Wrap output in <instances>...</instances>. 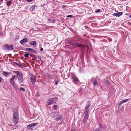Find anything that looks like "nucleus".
<instances>
[{
  "mask_svg": "<svg viewBox=\"0 0 131 131\" xmlns=\"http://www.w3.org/2000/svg\"><path fill=\"white\" fill-rule=\"evenodd\" d=\"M13 122L15 124L18 122L19 118L17 110L15 109L13 111Z\"/></svg>",
  "mask_w": 131,
  "mask_h": 131,
  "instance_id": "obj_1",
  "label": "nucleus"
},
{
  "mask_svg": "<svg viewBox=\"0 0 131 131\" xmlns=\"http://www.w3.org/2000/svg\"><path fill=\"white\" fill-rule=\"evenodd\" d=\"M3 49L6 51H10L13 49V47L12 45L5 44L3 47Z\"/></svg>",
  "mask_w": 131,
  "mask_h": 131,
  "instance_id": "obj_2",
  "label": "nucleus"
},
{
  "mask_svg": "<svg viewBox=\"0 0 131 131\" xmlns=\"http://www.w3.org/2000/svg\"><path fill=\"white\" fill-rule=\"evenodd\" d=\"M57 100V97L52 98L48 100L47 102V104L48 105H50L52 104L56 103V101Z\"/></svg>",
  "mask_w": 131,
  "mask_h": 131,
  "instance_id": "obj_3",
  "label": "nucleus"
},
{
  "mask_svg": "<svg viewBox=\"0 0 131 131\" xmlns=\"http://www.w3.org/2000/svg\"><path fill=\"white\" fill-rule=\"evenodd\" d=\"M37 124V123H32L28 125L27 126V128L30 130H32L34 127L35 126H36Z\"/></svg>",
  "mask_w": 131,
  "mask_h": 131,
  "instance_id": "obj_4",
  "label": "nucleus"
},
{
  "mask_svg": "<svg viewBox=\"0 0 131 131\" xmlns=\"http://www.w3.org/2000/svg\"><path fill=\"white\" fill-rule=\"evenodd\" d=\"M26 49L27 51L32 52L35 54H37V52L36 50L32 49L31 48H26Z\"/></svg>",
  "mask_w": 131,
  "mask_h": 131,
  "instance_id": "obj_5",
  "label": "nucleus"
},
{
  "mask_svg": "<svg viewBox=\"0 0 131 131\" xmlns=\"http://www.w3.org/2000/svg\"><path fill=\"white\" fill-rule=\"evenodd\" d=\"M18 80L20 83H22L23 80V73H22L19 75L17 77Z\"/></svg>",
  "mask_w": 131,
  "mask_h": 131,
  "instance_id": "obj_6",
  "label": "nucleus"
},
{
  "mask_svg": "<svg viewBox=\"0 0 131 131\" xmlns=\"http://www.w3.org/2000/svg\"><path fill=\"white\" fill-rule=\"evenodd\" d=\"M71 75L73 79L77 83H78L79 82V81L77 77L73 73H72Z\"/></svg>",
  "mask_w": 131,
  "mask_h": 131,
  "instance_id": "obj_7",
  "label": "nucleus"
},
{
  "mask_svg": "<svg viewBox=\"0 0 131 131\" xmlns=\"http://www.w3.org/2000/svg\"><path fill=\"white\" fill-rule=\"evenodd\" d=\"M123 13L122 12H119L113 14V15L114 16L119 17L122 15Z\"/></svg>",
  "mask_w": 131,
  "mask_h": 131,
  "instance_id": "obj_8",
  "label": "nucleus"
},
{
  "mask_svg": "<svg viewBox=\"0 0 131 131\" xmlns=\"http://www.w3.org/2000/svg\"><path fill=\"white\" fill-rule=\"evenodd\" d=\"M74 46L75 47H85V46L83 45H82L81 44H79V43H74Z\"/></svg>",
  "mask_w": 131,
  "mask_h": 131,
  "instance_id": "obj_9",
  "label": "nucleus"
},
{
  "mask_svg": "<svg viewBox=\"0 0 131 131\" xmlns=\"http://www.w3.org/2000/svg\"><path fill=\"white\" fill-rule=\"evenodd\" d=\"M129 99H126L125 100H123L121 101H120L119 103V105H121L122 104H123V103H124L125 102H126L127 101H128Z\"/></svg>",
  "mask_w": 131,
  "mask_h": 131,
  "instance_id": "obj_10",
  "label": "nucleus"
},
{
  "mask_svg": "<svg viewBox=\"0 0 131 131\" xmlns=\"http://www.w3.org/2000/svg\"><path fill=\"white\" fill-rule=\"evenodd\" d=\"M30 79L33 84H35L36 81L35 78V77H31L30 78Z\"/></svg>",
  "mask_w": 131,
  "mask_h": 131,
  "instance_id": "obj_11",
  "label": "nucleus"
},
{
  "mask_svg": "<svg viewBox=\"0 0 131 131\" xmlns=\"http://www.w3.org/2000/svg\"><path fill=\"white\" fill-rule=\"evenodd\" d=\"M13 72L16 74L18 76L22 73L18 71H13Z\"/></svg>",
  "mask_w": 131,
  "mask_h": 131,
  "instance_id": "obj_12",
  "label": "nucleus"
},
{
  "mask_svg": "<svg viewBox=\"0 0 131 131\" xmlns=\"http://www.w3.org/2000/svg\"><path fill=\"white\" fill-rule=\"evenodd\" d=\"M62 118V116L60 115H59L57 116L56 118L55 119L56 121H58Z\"/></svg>",
  "mask_w": 131,
  "mask_h": 131,
  "instance_id": "obj_13",
  "label": "nucleus"
},
{
  "mask_svg": "<svg viewBox=\"0 0 131 131\" xmlns=\"http://www.w3.org/2000/svg\"><path fill=\"white\" fill-rule=\"evenodd\" d=\"M27 39L26 38H25L22 40L20 41V43L21 44H22L26 42L27 41Z\"/></svg>",
  "mask_w": 131,
  "mask_h": 131,
  "instance_id": "obj_14",
  "label": "nucleus"
},
{
  "mask_svg": "<svg viewBox=\"0 0 131 131\" xmlns=\"http://www.w3.org/2000/svg\"><path fill=\"white\" fill-rule=\"evenodd\" d=\"M30 44L31 45H33L34 46H36L37 45L36 41H32L30 43Z\"/></svg>",
  "mask_w": 131,
  "mask_h": 131,
  "instance_id": "obj_15",
  "label": "nucleus"
},
{
  "mask_svg": "<svg viewBox=\"0 0 131 131\" xmlns=\"http://www.w3.org/2000/svg\"><path fill=\"white\" fill-rule=\"evenodd\" d=\"M36 5H34L30 7V10L31 11H34L35 10V8Z\"/></svg>",
  "mask_w": 131,
  "mask_h": 131,
  "instance_id": "obj_16",
  "label": "nucleus"
},
{
  "mask_svg": "<svg viewBox=\"0 0 131 131\" xmlns=\"http://www.w3.org/2000/svg\"><path fill=\"white\" fill-rule=\"evenodd\" d=\"M93 83L94 85L96 86L97 85V81L96 79H94L93 81Z\"/></svg>",
  "mask_w": 131,
  "mask_h": 131,
  "instance_id": "obj_17",
  "label": "nucleus"
},
{
  "mask_svg": "<svg viewBox=\"0 0 131 131\" xmlns=\"http://www.w3.org/2000/svg\"><path fill=\"white\" fill-rule=\"evenodd\" d=\"M3 74L4 76L5 77L9 75V73L5 71L3 72Z\"/></svg>",
  "mask_w": 131,
  "mask_h": 131,
  "instance_id": "obj_18",
  "label": "nucleus"
},
{
  "mask_svg": "<svg viewBox=\"0 0 131 131\" xmlns=\"http://www.w3.org/2000/svg\"><path fill=\"white\" fill-rule=\"evenodd\" d=\"M104 81L108 85H109L110 84V83L108 80L106 79H104Z\"/></svg>",
  "mask_w": 131,
  "mask_h": 131,
  "instance_id": "obj_19",
  "label": "nucleus"
},
{
  "mask_svg": "<svg viewBox=\"0 0 131 131\" xmlns=\"http://www.w3.org/2000/svg\"><path fill=\"white\" fill-rule=\"evenodd\" d=\"M74 43L75 42H71L70 41H68V43L69 45H72L73 46H74Z\"/></svg>",
  "mask_w": 131,
  "mask_h": 131,
  "instance_id": "obj_20",
  "label": "nucleus"
},
{
  "mask_svg": "<svg viewBox=\"0 0 131 131\" xmlns=\"http://www.w3.org/2000/svg\"><path fill=\"white\" fill-rule=\"evenodd\" d=\"M29 53L28 52H26L24 54V56L25 57L27 58L29 57Z\"/></svg>",
  "mask_w": 131,
  "mask_h": 131,
  "instance_id": "obj_21",
  "label": "nucleus"
},
{
  "mask_svg": "<svg viewBox=\"0 0 131 131\" xmlns=\"http://www.w3.org/2000/svg\"><path fill=\"white\" fill-rule=\"evenodd\" d=\"M89 114H85L84 118L85 119H88L89 117Z\"/></svg>",
  "mask_w": 131,
  "mask_h": 131,
  "instance_id": "obj_22",
  "label": "nucleus"
},
{
  "mask_svg": "<svg viewBox=\"0 0 131 131\" xmlns=\"http://www.w3.org/2000/svg\"><path fill=\"white\" fill-rule=\"evenodd\" d=\"M6 4H7V5L8 6H9L10 5H11V2H10V1H8V2H6Z\"/></svg>",
  "mask_w": 131,
  "mask_h": 131,
  "instance_id": "obj_23",
  "label": "nucleus"
},
{
  "mask_svg": "<svg viewBox=\"0 0 131 131\" xmlns=\"http://www.w3.org/2000/svg\"><path fill=\"white\" fill-rule=\"evenodd\" d=\"M90 106V104H88V105L86 106V107L85 108V110H88V108H89Z\"/></svg>",
  "mask_w": 131,
  "mask_h": 131,
  "instance_id": "obj_24",
  "label": "nucleus"
},
{
  "mask_svg": "<svg viewBox=\"0 0 131 131\" xmlns=\"http://www.w3.org/2000/svg\"><path fill=\"white\" fill-rule=\"evenodd\" d=\"M10 83H11L12 85L13 86H14V85H15V84L14 82L13 81H12V82H10Z\"/></svg>",
  "mask_w": 131,
  "mask_h": 131,
  "instance_id": "obj_25",
  "label": "nucleus"
},
{
  "mask_svg": "<svg viewBox=\"0 0 131 131\" xmlns=\"http://www.w3.org/2000/svg\"><path fill=\"white\" fill-rule=\"evenodd\" d=\"M87 120L88 119H84V120H83V123L84 124H85L87 122Z\"/></svg>",
  "mask_w": 131,
  "mask_h": 131,
  "instance_id": "obj_26",
  "label": "nucleus"
},
{
  "mask_svg": "<svg viewBox=\"0 0 131 131\" xmlns=\"http://www.w3.org/2000/svg\"><path fill=\"white\" fill-rule=\"evenodd\" d=\"M20 89L23 91L24 92L25 91V89L24 88L22 87H20Z\"/></svg>",
  "mask_w": 131,
  "mask_h": 131,
  "instance_id": "obj_27",
  "label": "nucleus"
},
{
  "mask_svg": "<svg viewBox=\"0 0 131 131\" xmlns=\"http://www.w3.org/2000/svg\"><path fill=\"white\" fill-rule=\"evenodd\" d=\"M89 111L88 110H85V111L84 112V113L85 114H88V113Z\"/></svg>",
  "mask_w": 131,
  "mask_h": 131,
  "instance_id": "obj_28",
  "label": "nucleus"
},
{
  "mask_svg": "<svg viewBox=\"0 0 131 131\" xmlns=\"http://www.w3.org/2000/svg\"><path fill=\"white\" fill-rule=\"evenodd\" d=\"M14 63L15 64H16V65H17V66H19V67H21V66H20L19 65V64H18V63H16V62H14Z\"/></svg>",
  "mask_w": 131,
  "mask_h": 131,
  "instance_id": "obj_29",
  "label": "nucleus"
},
{
  "mask_svg": "<svg viewBox=\"0 0 131 131\" xmlns=\"http://www.w3.org/2000/svg\"><path fill=\"white\" fill-rule=\"evenodd\" d=\"M13 87H14V89H15V90L16 91L17 89V86H15V85H14V86H13Z\"/></svg>",
  "mask_w": 131,
  "mask_h": 131,
  "instance_id": "obj_30",
  "label": "nucleus"
},
{
  "mask_svg": "<svg viewBox=\"0 0 131 131\" xmlns=\"http://www.w3.org/2000/svg\"><path fill=\"white\" fill-rule=\"evenodd\" d=\"M55 21L54 20H51V21L50 22L51 23H55Z\"/></svg>",
  "mask_w": 131,
  "mask_h": 131,
  "instance_id": "obj_31",
  "label": "nucleus"
},
{
  "mask_svg": "<svg viewBox=\"0 0 131 131\" xmlns=\"http://www.w3.org/2000/svg\"><path fill=\"white\" fill-rule=\"evenodd\" d=\"M36 96L37 97H39L40 96L39 94L38 93H36Z\"/></svg>",
  "mask_w": 131,
  "mask_h": 131,
  "instance_id": "obj_32",
  "label": "nucleus"
},
{
  "mask_svg": "<svg viewBox=\"0 0 131 131\" xmlns=\"http://www.w3.org/2000/svg\"><path fill=\"white\" fill-rule=\"evenodd\" d=\"M57 106L56 105H54V106H53V108L54 109H56L57 108Z\"/></svg>",
  "mask_w": 131,
  "mask_h": 131,
  "instance_id": "obj_33",
  "label": "nucleus"
},
{
  "mask_svg": "<svg viewBox=\"0 0 131 131\" xmlns=\"http://www.w3.org/2000/svg\"><path fill=\"white\" fill-rule=\"evenodd\" d=\"M16 77L15 75H14L12 76V78L13 79H14Z\"/></svg>",
  "mask_w": 131,
  "mask_h": 131,
  "instance_id": "obj_34",
  "label": "nucleus"
},
{
  "mask_svg": "<svg viewBox=\"0 0 131 131\" xmlns=\"http://www.w3.org/2000/svg\"><path fill=\"white\" fill-rule=\"evenodd\" d=\"M100 11V10L99 9H97L96 10V12H99Z\"/></svg>",
  "mask_w": 131,
  "mask_h": 131,
  "instance_id": "obj_35",
  "label": "nucleus"
},
{
  "mask_svg": "<svg viewBox=\"0 0 131 131\" xmlns=\"http://www.w3.org/2000/svg\"><path fill=\"white\" fill-rule=\"evenodd\" d=\"M72 17V15H69L67 16L68 17Z\"/></svg>",
  "mask_w": 131,
  "mask_h": 131,
  "instance_id": "obj_36",
  "label": "nucleus"
},
{
  "mask_svg": "<svg viewBox=\"0 0 131 131\" xmlns=\"http://www.w3.org/2000/svg\"><path fill=\"white\" fill-rule=\"evenodd\" d=\"M58 84V81H57L55 82L54 84L56 85H57Z\"/></svg>",
  "mask_w": 131,
  "mask_h": 131,
  "instance_id": "obj_37",
  "label": "nucleus"
},
{
  "mask_svg": "<svg viewBox=\"0 0 131 131\" xmlns=\"http://www.w3.org/2000/svg\"><path fill=\"white\" fill-rule=\"evenodd\" d=\"M13 79H12V78H11L10 79V82H12V81H13Z\"/></svg>",
  "mask_w": 131,
  "mask_h": 131,
  "instance_id": "obj_38",
  "label": "nucleus"
},
{
  "mask_svg": "<svg viewBox=\"0 0 131 131\" xmlns=\"http://www.w3.org/2000/svg\"><path fill=\"white\" fill-rule=\"evenodd\" d=\"M48 74V77L49 78H51L50 77V76L49 75V74Z\"/></svg>",
  "mask_w": 131,
  "mask_h": 131,
  "instance_id": "obj_39",
  "label": "nucleus"
},
{
  "mask_svg": "<svg viewBox=\"0 0 131 131\" xmlns=\"http://www.w3.org/2000/svg\"><path fill=\"white\" fill-rule=\"evenodd\" d=\"M33 0H27V2H32Z\"/></svg>",
  "mask_w": 131,
  "mask_h": 131,
  "instance_id": "obj_40",
  "label": "nucleus"
},
{
  "mask_svg": "<svg viewBox=\"0 0 131 131\" xmlns=\"http://www.w3.org/2000/svg\"><path fill=\"white\" fill-rule=\"evenodd\" d=\"M51 20L50 19H48V21L49 23H50V22L51 21Z\"/></svg>",
  "mask_w": 131,
  "mask_h": 131,
  "instance_id": "obj_41",
  "label": "nucleus"
},
{
  "mask_svg": "<svg viewBox=\"0 0 131 131\" xmlns=\"http://www.w3.org/2000/svg\"><path fill=\"white\" fill-rule=\"evenodd\" d=\"M2 77L0 76V83L1 82V81L2 80Z\"/></svg>",
  "mask_w": 131,
  "mask_h": 131,
  "instance_id": "obj_42",
  "label": "nucleus"
},
{
  "mask_svg": "<svg viewBox=\"0 0 131 131\" xmlns=\"http://www.w3.org/2000/svg\"><path fill=\"white\" fill-rule=\"evenodd\" d=\"M40 50L41 51H43V48H41V49H40Z\"/></svg>",
  "mask_w": 131,
  "mask_h": 131,
  "instance_id": "obj_43",
  "label": "nucleus"
},
{
  "mask_svg": "<svg viewBox=\"0 0 131 131\" xmlns=\"http://www.w3.org/2000/svg\"><path fill=\"white\" fill-rule=\"evenodd\" d=\"M66 7V6H65V5H63L62 6V7L63 8H64Z\"/></svg>",
  "mask_w": 131,
  "mask_h": 131,
  "instance_id": "obj_44",
  "label": "nucleus"
},
{
  "mask_svg": "<svg viewBox=\"0 0 131 131\" xmlns=\"http://www.w3.org/2000/svg\"><path fill=\"white\" fill-rule=\"evenodd\" d=\"M52 114H54V115H56V113L54 112H53L51 113Z\"/></svg>",
  "mask_w": 131,
  "mask_h": 131,
  "instance_id": "obj_45",
  "label": "nucleus"
},
{
  "mask_svg": "<svg viewBox=\"0 0 131 131\" xmlns=\"http://www.w3.org/2000/svg\"><path fill=\"white\" fill-rule=\"evenodd\" d=\"M61 123H62V122L60 123H58V124H61Z\"/></svg>",
  "mask_w": 131,
  "mask_h": 131,
  "instance_id": "obj_46",
  "label": "nucleus"
},
{
  "mask_svg": "<svg viewBox=\"0 0 131 131\" xmlns=\"http://www.w3.org/2000/svg\"><path fill=\"white\" fill-rule=\"evenodd\" d=\"M30 56H31V57H33V56L32 55H30Z\"/></svg>",
  "mask_w": 131,
  "mask_h": 131,
  "instance_id": "obj_47",
  "label": "nucleus"
},
{
  "mask_svg": "<svg viewBox=\"0 0 131 131\" xmlns=\"http://www.w3.org/2000/svg\"><path fill=\"white\" fill-rule=\"evenodd\" d=\"M129 17H130V18H131V15H130L129 16Z\"/></svg>",
  "mask_w": 131,
  "mask_h": 131,
  "instance_id": "obj_48",
  "label": "nucleus"
},
{
  "mask_svg": "<svg viewBox=\"0 0 131 131\" xmlns=\"http://www.w3.org/2000/svg\"><path fill=\"white\" fill-rule=\"evenodd\" d=\"M3 1V0H0V1L1 2Z\"/></svg>",
  "mask_w": 131,
  "mask_h": 131,
  "instance_id": "obj_49",
  "label": "nucleus"
},
{
  "mask_svg": "<svg viewBox=\"0 0 131 131\" xmlns=\"http://www.w3.org/2000/svg\"><path fill=\"white\" fill-rule=\"evenodd\" d=\"M111 40H112L111 39V40H110V41H111Z\"/></svg>",
  "mask_w": 131,
  "mask_h": 131,
  "instance_id": "obj_50",
  "label": "nucleus"
},
{
  "mask_svg": "<svg viewBox=\"0 0 131 131\" xmlns=\"http://www.w3.org/2000/svg\"><path fill=\"white\" fill-rule=\"evenodd\" d=\"M1 4V3H0V5Z\"/></svg>",
  "mask_w": 131,
  "mask_h": 131,
  "instance_id": "obj_51",
  "label": "nucleus"
},
{
  "mask_svg": "<svg viewBox=\"0 0 131 131\" xmlns=\"http://www.w3.org/2000/svg\"><path fill=\"white\" fill-rule=\"evenodd\" d=\"M72 131V130H71V131Z\"/></svg>",
  "mask_w": 131,
  "mask_h": 131,
  "instance_id": "obj_52",
  "label": "nucleus"
}]
</instances>
